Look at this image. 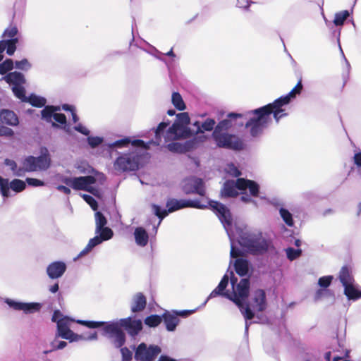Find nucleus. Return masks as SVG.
<instances>
[{
  "instance_id": "nucleus-1",
  "label": "nucleus",
  "mask_w": 361,
  "mask_h": 361,
  "mask_svg": "<svg viewBox=\"0 0 361 361\" xmlns=\"http://www.w3.org/2000/svg\"><path fill=\"white\" fill-rule=\"evenodd\" d=\"M302 89V82L299 81L289 93L281 96L274 102L242 114L229 113L226 118L220 122L226 123V127L232 130H239L240 128L245 126L249 129L252 137H259L271 123V116L276 123H279L281 118L288 116L286 111V106L301 92Z\"/></svg>"
},
{
  "instance_id": "nucleus-2",
  "label": "nucleus",
  "mask_w": 361,
  "mask_h": 361,
  "mask_svg": "<svg viewBox=\"0 0 361 361\" xmlns=\"http://www.w3.org/2000/svg\"><path fill=\"white\" fill-rule=\"evenodd\" d=\"M250 290V281L247 279H242L238 283V279L235 276L233 271L227 270L225 275L221 279L217 287L212 291L204 302V305L207 301L218 295H221L233 301L239 307L242 314L245 319V336H248L249 326L252 322H249L254 317L255 311L262 312L267 307L266 294L262 289L255 290L252 297L249 305H245Z\"/></svg>"
},
{
  "instance_id": "nucleus-3",
  "label": "nucleus",
  "mask_w": 361,
  "mask_h": 361,
  "mask_svg": "<svg viewBox=\"0 0 361 361\" xmlns=\"http://www.w3.org/2000/svg\"><path fill=\"white\" fill-rule=\"evenodd\" d=\"M203 203L202 200L199 199L195 200H185L180 199L177 200L175 198L169 199L166 202V209H162L159 206L153 204L152 205V211L155 216H157L159 220L157 225H154L153 228L157 233V228L159 226L162 219L168 215L169 213L173 212L180 209L191 207V208H197V209H205L207 208L208 206L211 207V209L214 211V212L216 214L219 219L221 222L224 226L227 235L230 239L231 242V252L230 255L231 258H235L241 255L242 252L235 246L234 239L232 235V227H233V219L231 213L229 209L226 207L224 204L216 202V201H210L203 200Z\"/></svg>"
},
{
  "instance_id": "nucleus-4",
  "label": "nucleus",
  "mask_w": 361,
  "mask_h": 361,
  "mask_svg": "<svg viewBox=\"0 0 361 361\" xmlns=\"http://www.w3.org/2000/svg\"><path fill=\"white\" fill-rule=\"evenodd\" d=\"M76 322L90 329L102 327L103 335L107 336L116 348H121L126 342V334L122 328L133 336L142 328L141 320L130 317L109 322L85 320H77Z\"/></svg>"
},
{
  "instance_id": "nucleus-5",
  "label": "nucleus",
  "mask_w": 361,
  "mask_h": 361,
  "mask_svg": "<svg viewBox=\"0 0 361 361\" xmlns=\"http://www.w3.org/2000/svg\"><path fill=\"white\" fill-rule=\"evenodd\" d=\"M130 145L132 148L126 152L116 151L118 157L114 162V169L117 173L137 171L142 159L141 152L137 148L147 149L149 148V144L141 140H131L129 137L107 144L110 149L128 147Z\"/></svg>"
},
{
  "instance_id": "nucleus-6",
  "label": "nucleus",
  "mask_w": 361,
  "mask_h": 361,
  "mask_svg": "<svg viewBox=\"0 0 361 361\" xmlns=\"http://www.w3.org/2000/svg\"><path fill=\"white\" fill-rule=\"evenodd\" d=\"M238 243L247 252L257 255H264L274 247L271 241L265 238L259 231H245L242 232Z\"/></svg>"
},
{
  "instance_id": "nucleus-7",
  "label": "nucleus",
  "mask_w": 361,
  "mask_h": 361,
  "mask_svg": "<svg viewBox=\"0 0 361 361\" xmlns=\"http://www.w3.org/2000/svg\"><path fill=\"white\" fill-rule=\"evenodd\" d=\"M106 224L107 220L106 217L102 212H97L95 213L96 235L89 240L85 247L74 258V261L88 255L96 246L113 237V231L110 228L106 227Z\"/></svg>"
},
{
  "instance_id": "nucleus-8",
  "label": "nucleus",
  "mask_w": 361,
  "mask_h": 361,
  "mask_svg": "<svg viewBox=\"0 0 361 361\" xmlns=\"http://www.w3.org/2000/svg\"><path fill=\"white\" fill-rule=\"evenodd\" d=\"M226 123L219 122L215 126L212 137L216 146L219 148L240 151L244 149L243 140L235 134L229 133Z\"/></svg>"
},
{
  "instance_id": "nucleus-9",
  "label": "nucleus",
  "mask_w": 361,
  "mask_h": 361,
  "mask_svg": "<svg viewBox=\"0 0 361 361\" xmlns=\"http://www.w3.org/2000/svg\"><path fill=\"white\" fill-rule=\"evenodd\" d=\"M190 117L188 113L182 112L176 115V119L173 125L166 131V140H178L189 138L194 136V131L188 126L190 123Z\"/></svg>"
},
{
  "instance_id": "nucleus-10",
  "label": "nucleus",
  "mask_w": 361,
  "mask_h": 361,
  "mask_svg": "<svg viewBox=\"0 0 361 361\" xmlns=\"http://www.w3.org/2000/svg\"><path fill=\"white\" fill-rule=\"evenodd\" d=\"M40 153L38 157L28 156L23 160L22 165L25 173L44 171L50 167L51 158L48 149L42 147Z\"/></svg>"
},
{
  "instance_id": "nucleus-11",
  "label": "nucleus",
  "mask_w": 361,
  "mask_h": 361,
  "mask_svg": "<svg viewBox=\"0 0 361 361\" xmlns=\"http://www.w3.org/2000/svg\"><path fill=\"white\" fill-rule=\"evenodd\" d=\"M60 312L55 311L52 316V321L57 324L56 337L69 340L70 342L78 341L82 338V335L77 334L71 330V326L75 320L67 317L59 319Z\"/></svg>"
},
{
  "instance_id": "nucleus-12",
  "label": "nucleus",
  "mask_w": 361,
  "mask_h": 361,
  "mask_svg": "<svg viewBox=\"0 0 361 361\" xmlns=\"http://www.w3.org/2000/svg\"><path fill=\"white\" fill-rule=\"evenodd\" d=\"M61 181L75 190H85L94 195L99 192L98 190L92 186L96 183V178L92 176L73 178L61 176Z\"/></svg>"
},
{
  "instance_id": "nucleus-13",
  "label": "nucleus",
  "mask_w": 361,
  "mask_h": 361,
  "mask_svg": "<svg viewBox=\"0 0 361 361\" xmlns=\"http://www.w3.org/2000/svg\"><path fill=\"white\" fill-rule=\"evenodd\" d=\"M18 30L16 25H10L4 32L0 41V53L6 50L9 56H12L16 50V44L18 43Z\"/></svg>"
},
{
  "instance_id": "nucleus-14",
  "label": "nucleus",
  "mask_w": 361,
  "mask_h": 361,
  "mask_svg": "<svg viewBox=\"0 0 361 361\" xmlns=\"http://www.w3.org/2000/svg\"><path fill=\"white\" fill-rule=\"evenodd\" d=\"M134 351L136 361H155L161 353V348L157 345L141 343L134 348Z\"/></svg>"
},
{
  "instance_id": "nucleus-15",
  "label": "nucleus",
  "mask_w": 361,
  "mask_h": 361,
  "mask_svg": "<svg viewBox=\"0 0 361 361\" xmlns=\"http://www.w3.org/2000/svg\"><path fill=\"white\" fill-rule=\"evenodd\" d=\"M183 192L188 194H197L202 197L205 195V186L202 179L197 177H190L186 178L183 181ZM205 200L209 202L207 198L202 197L200 200ZM203 203L204 202L202 201Z\"/></svg>"
},
{
  "instance_id": "nucleus-16",
  "label": "nucleus",
  "mask_w": 361,
  "mask_h": 361,
  "mask_svg": "<svg viewBox=\"0 0 361 361\" xmlns=\"http://www.w3.org/2000/svg\"><path fill=\"white\" fill-rule=\"evenodd\" d=\"M192 312H194V311L183 310L173 311L171 312L166 311L162 314V320L164 321L166 330L169 331H174L180 322L178 317H188Z\"/></svg>"
},
{
  "instance_id": "nucleus-17",
  "label": "nucleus",
  "mask_w": 361,
  "mask_h": 361,
  "mask_svg": "<svg viewBox=\"0 0 361 361\" xmlns=\"http://www.w3.org/2000/svg\"><path fill=\"white\" fill-rule=\"evenodd\" d=\"M4 302L15 310H22L25 314L34 313L38 312L41 308V305L37 302H23L15 301L10 298L5 299Z\"/></svg>"
},
{
  "instance_id": "nucleus-18",
  "label": "nucleus",
  "mask_w": 361,
  "mask_h": 361,
  "mask_svg": "<svg viewBox=\"0 0 361 361\" xmlns=\"http://www.w3.org/2000/svg\"><path fill=\"white\" fill-rule=\"evenodd\" d=\"M66 270V264L61 261L51 263L47 267V274L51 279H56L61 277Z\"/></svg>"
},
{
  "instance_id": "nucleus-19",
  "label": "nucleus",
  "mask_w": 361,
  "mask_h": 361,
  "mask_svg": "<svg viewBox=\"0 0 361 361\" xmlns=\"http://www.w3.org/2000/svg\"><path fill=\"white\" fill-rule=\"evenodd\" d=\"M147 299L142 293H137L132 298L130 309L132 312H142L146 307Z\"/></svg>"
},
{
  "instance_id": "nucleus-20",
  "label": "nucleus",
  "mask_w": 361,
  "mask_h": 361,
  "mask_svg": "<svg viewBox=\"0 0 361 361\" xmlns=\"http://www.w3.org/2000/svg\"><path fill=\"white\" fill-rule=\"evenodd\" d=\"M216 121L213 118H207L202 123L199 121H195L192 123V126L195 128L194 131V135L199 133H203L204 131H211L215 126Z\"/></svg>"
},
{
  "instance_id": "nucleus-21",
  "label": "nucleus",
  "mask_w": 361,
  "mask_h": 361,
  "mask_svg": "<svg viewBox=\"0 0 361 361\" xmlns=\"http://www.w3.org/2000/svg\"><path fill=\"white\" fill-rule=\"evenodd\" d=\"M1 121L8 126H16L18 123V118L14 111L8 109H2L0 112Z\"/></svg>"
},
{
  "instance_id": "nucleus-22",
  "label": "nucleus",
  "mask_w": 361,
  "mask_h": 361,
  "mask_svg": "<svg viewBox=\"0 0 361 361\" xmlns=\"http://www.w3.org/2000/svg\"><path fill=\"white\" fill-rule=\"evenodd\" d=\"M3 80L10 85H12V87L24 85L26 82L24 75L17 71L6 74L3 78Z\"/></svg>"
},
{
  "instance_id": "nucleus-23",
  "label": "nucleus",
  "mask_w": 361,
  "mask_h": 361,
  "mask_svg": "<svg viewBox=\"0 0 361 361\" xmlns=\"http://www.w3.org/2000/svg\"><path fill=\"white\" fill-rule=\"evenodd\" d=\"M238 184L237 180H227L221 190V195L225 197H235L238 195Z\"/></svg>"
},
{
  "instance_id": "nucleus-24",
  "label": "nucleus",
  "mask_w": 361,
  "mask_h": 361,
  "mask_svg": "<svg viewBox=\"0 0 361 361\" xmlns=\"http://www.w3.org/2000/svg\"><path fill=\"white\" fill-rule=\"evenodd\" d=\"M238 188L240 190L249 189L252 196H257L259 192V185L254 181L245 180L244 178L238 179Z\"/></svg>"
},
{
  "instance_id": "nucleus-25",
  "label": "nucleus",
  "mask_w": 361,
  "mask_h": 361,
  "mask_svg": "<svg viewBox=\"0 0 361 361\" xmlns=\"http://www.w3.org/2000/svg\"><path fill=\"white\" fill-rule=\"evenodd\" d=\"M338 279L343 286L354 283L355 280L352 274L351 269L348 266H343L341 269Z\"/></svg>"
},
{
  "instance_id": "nucleus-26",
  "label": "nucleus",
  "mask_w": 361,
  "mask_h": 361,
  "mask_svg": "<svg viewBox=\"0 0 361 361\" xmlns=\"http://www.w3.org/2000/svg\"><path fill=\"white\" fill-rule=\"evenodd\" d=\"M344 287V294L349 300H357L361 298V291L354 283L346 285Z\"/></svg>"
},
{
  "instance_id": "nucleus-27",
  "label": "nucleus",
  "mask_w": 361,
  "mask_h": 361,
  "mask_svg": "<svg viewBox=\"0 0 361 361\" xmlns=\"http://www.w3.org/2000/svg\"><path fill=\"white\" fill-rule=\"evenodd\" d=\"M135 240L139 246L145 247L149 240V236L147 231L142 227H137L134 232Z\"/></svg>"
},
{
  "instance_id": "nucleus-28",
  "label": "nucleus",
  "mask_w": 361,
  "mask_h": 361,
  "mask_svg": "<svg viewBox=\"0 0 361 361\" xmlns=\"http://www.w3.org/2000/svg\"><path fill=\"white\" fill-rule=\"evenodd\" d=\"M234 267L236 273L241 276H244L248 273L249 262L245 259L239 258L235 260Z\"/></svg>"
},
{
  "instance_id": "nucleus-29",
  "label": "nucleus",
  "mask_w": 361,
  "mask_h": 361,
  "mask_svg": "<svg viewBox=\"0 0 361 361\" xmlns=\"http://www.w3.org/2000/svg\"><path fill=\"white\" fill-rule=\"evenodd\" d=\"M26 6V0H18L13 6V18L19 19L23 17Z\"/></svg>"
},
{
  "instance_id": "nucleus-30",
  "label": "nucleus",
  "mask_w": 361,
  "mask_h": 361,
  "mask_svg": "<svg viewBox=\"0 0 361 361\" xmlns=\"http://www.w3.org/2000/svg\"><path fill=\"white\" fill-rule=\"evenodd\" d=\"M301 198L304 204H312L318 202L321 197L314 192L307 191L302 193Z\"/></svg>"
},
{
  "instance_id": "nucleus-31",
  "label": "nucleus",
  "mask_w": 361,
  "mask_h": 361,
  "mask_svg": "<svg viewBox=\"0 0 361 361\" xmlns=\"http://www.w3.org/2000/svg\"><path fill=\"white\" fill-rule=\"evenodd\" d=\"M207 137L205 135H200L186 141L183 146L185 147V152L192 150L197 147L198 145L205 141Z\"/></svg>"
},
{
  "instance_id": "nucleus-32",
  "label": "nucleus",
  "mask_w": 361,
  "mask_h": 361,
  "mask_svg": "<svg viewBox=\"0 0 361 361\" xmlns=\"http://www.w3.org/2000/svg\"><path fill=\"white\" fill-rule=\"evenodd\" d=\"M5 165L10 167L13 174L16 176L21 177L25 173L24 166L18 167L16 162L12 159H6L4 161Z\"/></svg>"
},
{
  "instance_id": "nucleus-33",
  "label": "nucleus",
  "mask_w": 361,
  "mask_h": 361,
  "mask_svg": "<svg viewBox=\"0 0 361 361\" xmlns=\"http://www.w3.org/2000/svg\"><path fill=\"white\" fill-rule=\"evenodd\" d=\"M171 102L173 105L179 111H183L186 108L182 96L178 92H173Z\"/></svg>"
},
{
  "instance_id": "nucleus-34",
  "label": "nucleus",
  "mask_w": 361,
  "mask_h": 361,
  "mask_svg": "<svg viewBox=\"0 0 361 361\" xmlns=\"http://www.w3.org/2000/svg\"><path fill=\"white\" fill-rule=\"evenodd\" d=\"M26 188L25 182L20 179H14L11 183L8 182V190L11 188L16 192H20ZM10 193L8 192V196Z\"/></svg>"
},
{
  "instance_id": "nucleus-35",
  "label": "nucleus",
  "mask_w": 361,
  "mask_h": 361,
  "mask_svg": "<svg viewBox=\"0 0 361 361\" xmlns=\"http://www.w3.org/2000/svg\"><path fill=\"white\" fill-rule=\"evenodd\" d=\"M168 126H169V123H165V122H162V123H159V125L158 126L157 129L154 130L155 140L152 141L151 142H152L157 145H159L160 142H161V136L164 135V134L165 133V130Z\"/></svg>"
},
{
  "instance_id": "nucleus-36",
  "label": "nucleus",
  "mask_w": 361,
  "mask_h": 361,
  "mask_svg": "<svg viewBox=\"0 0 361 361\" xmlns=\"http://www.w3.org/2000/svg\"><path fill=\"white\" fill-rule=\"evenodd\" d=\"M57 110H59V107L47 106L42 110V118L47 122H51L53 114Z\"/></svg>"
},
{
  "instance_id": "nucleus-37",
  "label": "nucleus",
  "mask_w": 361,
  "mask_h": 361,
  "mask_svg": "<svg viewBox=\"0 0 361 361\" xmlns=\"http://www.w3.org/2000/svg\"><path fill=\"white\" fill-rule=\"evenodd\" d=\"M26 102H28L34 106L42 107L46 104V99L42 97L32 94L28 97H27Z\"/></svg>"
},
{
  "instance_id": "nucleus-38",
  "label": "nucleus",
  "mask_w": 361,
  "mask_h": 361,
  "mask_svg": "<svg viewBox=\"0 0 361 361\" xmlns=\"http://www.w3.org/2000/svg\"><path fill=\"white\" fill-rule=\"evenodd\" d=\"M350 12L347 10H344L338 12L335 14L334 23L336 26H341L343 25L345 20L349 17Z\"/></svg>"
},
{
  "instance_id": "nucleus-39",
  "label": "nucleus",
  "mask_w": 361,
  "mask_h": 361,
  "mask_svg": "<svg viewBox=\"0 0 361 361\" xmlns=\"http://www.w3.org/2000/svg\"><path fill=\"white\" fill-rule=\"evenodd\" d=\"M279 214L283 221L288 226H293L294 221L293 219L292 214L286 209L281 208L279 209Z\"/></svg>"
},
{
  "instance_id": "nucleus-40",
  "label": "nucleus",
  "mask_w": 361,
  "mask_h": 361,
  "mask_svg": "<svg viewBox=\"0 0 361 361\" xmlns=\"http://www.w3.org/2000/svg\"><path fill=\"white\" fill-rule=\"evenodd\" d=\"M162 321V315L153 314L145 318V324L149 327L157 326Z\"/></svg>"
},
{
  "instance_id": "nucleus-41",
  "label": "nucleus",
  "mask_w": 361,
  "mask_h": 361,
  "mask_svg": "<svg viewBox=\"0 0 361 361\" xmlns=\"http://www.w3.org/2000/svg\"><path fill=\"white\" fill-rule=\"evenodd\" d=\"M12 91L14 95L23 102L27 101L25 96V90L23 85L12 87Z\"/></svg>"
},
{
  "instance_id": "nucleus-42",
  "label": "nucleus",
  "mask_w": 361,
  "mask_h": 361,
  "mask_svg": "<svg viewBox=\"0 0 361 361\" xmlns=\"http://www.w3.org/2000/svg\"><path fill=\"white\" fill-rule=\"evenodd\" d=\"M287 258L290 261H293L298 258L302 255L301 249H294L293 247H288L286 249Z\"/></svg>"
},
{
  "instance_id": "nucleus-43",
  "label": "nucleus",
  "mask_w": 361,
  "mask_h": 361,
  "mask_svg": "<svg viewBox=\"0 0 361 361\" xmlns=\"http://www.w3.org/2000/svg\"><path fill=\"white\" fill-rule=\"evenodd\" d=\"M13 68V61L12 59H6L0 63V74L5 75L8 71Z\"/></svg>"
},
{
  "instance_id": "nucleus-44",
  "label": "nucleus",
  "mask_w": 361,
  "mask_h": 361,
  "mask_svg": "<svg viewBox=\"0 0 361 361\" xmlns=\"http://www.w3.org/2000/svg\"><path fill=\"white\" fill-rule=\"evenodd\" d=\"M167 149L172 152L177 153H184L185 152V147L183 144L179 142H172L169 143L166 146Z\"/></svg>"
},
{
  "instance_id": "nucleus-45",
  "label": "nucleus",
  "mask_w": 361,
  "mask_h": 361,
  "mask_svg": "<svg viewBox=\"0 0 361 361\" xmlns=\"http://www.w3.org/2000/svg\"><path fill=\"white\" fill-rule=\"evenodd\" d=\"M31 66V63L26 59L15 61V68L21 71H27Z\"/></svg>"
},
{
  "instance_id": "nucleus-46",
  "label": "nucleus",
  "mask_w": 361,
  "mask_h": 361,
  "mask_svg": "<svg viewBox=\"0 0 361 361\" xmlns=\"http://www.w3.org/2000/svg\"><path fill=\"white\" fill-rule=\"evenodd\" d=\"M0 192L4 197H8V179L0 176Z\"/></svg>"
},
{
  "instance_id": "nucleus-47",
  "label": "nucleus",
  "mask_w": 361,
  "mask_h": 361,
  "mask_svg": "<svg viewBox=\"0 0 361 361\" xmlns=\"http://www.w3.org/2000/svg\"><path fill=\"white\" fill-rule=\"evenodd\" d=\"M66 345L67 343L66 341H59L56 339H55L51 343V349L49 350H44V354H47L48 353L51 352L53 350L63 349Z\"/></svg>"
},
{
  "instance_id": "nucleus-48",
  "label": "nucleus",
  "mask_w": 361,
  "mask_h": 361,
  "mask_svg": "<svg viewBox=\"0 0 361 361\" xmlns=\"http://www.w3.org/2000/svg\"><path fill=\"white\" fill-rule=\"evenodd\" d=\"M87 143L92 148H96L99 146L104 141L103 137L98 136H89L87 137Z\"/></svg>"
},
{
  "instance_id": "nucleus-49",
  "label": "nucleus",
  "mask_w": 361,
  "mask_h": 361,
  "mask_svg": "<svg viewBox=\"0 0 361 361\" xmlns=\"http://www.w3.org/2000/svg\"><path fill=\"white\" fill-rule=\"evenodd\" d=\"M152 55H153L154 57L158 59L159 60L164 61L166 65L167 66L168 68H170L171 63L169 61H167L163 56L164 55L163 53L159 51L158 49H157L155 47H152V51L150 52Z\"/></svg>"
},
{
  "instance_id": "nucleus-50",
  "label": "nucleus",
  "mask_w": 361,
  "mask_h": 361,
  "mask_svg": "<svg viewBox=\"0 0 361 361\" xmlns=\"http://www.w3.org/2000/svg\"><path fill=\"white\" fill-rule=\"evenodd\" d=\"M332 276H325L319 278L318 281V284L319 286L322 288H327L330 286L332 280H333Z\"/></svg>"
},
{
  "instance_id": "nucleus-51",
  "label": "nucleus",
  "mask_w": 361,
  "mask_h": 361,
  "mask_svg": "<svg viewBox=\"0 0 361 361\" xmlns=\"http://www.w3.org/2000/svg\"><path fill=\"white\" fill-rule=\"evenodd\" d=\"M120 351L122 355V361H131L133 353L128 348H121Z\"/></svg>"
},
{
  "instance_id": "nucleus-52",
  "label": "nucleus",
  "mask_w": 361,
  "mask_h": 361,
  "mask_svg": "<svg viewBox=\"0 0 361 361\" xmlns=\"http://www.w3.org/2000/svg\"><path fill=\"white\" fill-rule=\"evenodd\" d=\"M84 200L90 204V206L92 208V209L96 210L97 208V202L93 198L92 196L86 194H83L81 195Z\"/></svg>"
},
{
  "instance_id": "nucleus-53",
  "label": "nucleus",
  "mask_w": 361,
  "mask_h": 361,
  "mask_svg": "<svg viewBox=\"0 0 361 361\" xmlns=\"http://www.w3.org/2000/svg\"><path fill=\"white\" fill-rule=\"evenodd\" d=\"M25 183H27L28 185L32 187H40L45 185L44 181L33 178H27L25 179Z\"/></svg>"
},
{
  "instance_id": "nucleus-54",
  "label": "nucleus",
  "mask_w": 361,
  "mask_h": 361,
  "mask_svg": "<svg viewBox=\"0 0 361 361\" xmlns=\"http://www.w3.org/2000/svg\"><path fill=\"white\" fill-rule=\"evenodd\" d=\"M74 130L79 132L80 133L84 135H89L90 133V131L84 126L82 123H77L74 127Z\"/></svg>"
},
{
  "instance_id": "nucleus-55",
  "label": "nucleus",
  "mask_w": 361,
  "mask_h": 361,
  "mask_svg": "<svg viewBox=\"0 0 361 361\" xmlns=\"http://www.w3.org/2000/svg\"><path fill=\"white\" fill-rule=\"evenodd\" d=\"M53 118L54 121L61 125L66 123V117L63 114L54 113L53 114Z\"/></svg>"
},
{
  "instance_id": "nucleus-56",
  "label": "nucleus",
  "mask_w": 361,
  "mask_h": 361,
  "mask_svg": "<svg viewBox=\"0 0 361 361\" xmlns=\"http://www.w3.org/2000/svg\"><path fill=\"white\" fill-rule=\"evenodd\" d=\"M228 173L231 175H232L235 177H238L240 176L241 173L240 172V171L238 169V168L233 164H228Z\"/></svg>"
},
{
  "instance_id": "nucleus-57",
  "label": "nucleus",
  "mask_w": 361,
  "mask_h": 361,
  "mask_svg": "<svg viewBox=\"0 0 361 361\" xmlns=\"http://www.w3.org/2000/svg\"><path fill=\"white\" fill-rule=\"evenodd\" d=\"M317 357V355L315 352L313 350H310L302 356L303 361H312L313 360H315Z\"/></svg>"
},
{
  "instance_id": "nucleus-58",
  "label": "nucleus",
  "mask_w": 361,
  "mask_h": 361,
  "mask_svg": "<svg viewBox=\"0 0 361 361\" xmlns=\"http://www.w3.org/2000/svg\"><path fill=\"white\" fill-rule=\"evenodd\" d=\"M353 162L359 170L361 171V151L355 153L353 156Z\"/></svg>"
},
{
  "instance_id": "nucleus-59",
  "label": "nucleus",
  "mask_w": 361,
  "mask_h": 361,
  "mask_svg": "<svg viewBox=\"0 0 361 361\" xmlns=\"http://www.w3.org/2000/svg\"><path fill=\"white\" fill-rule=\"evenodd\" d=\"M14 135V132L12 129L7 127H2L0 129V135H5L7 137H11Z\"/></svg>"
},
{
  "instance_id": "nucleus-60",
  "label": "nucleus",
  "mask_w": 361,
  "mask_h": 361,
  "mask_svg": "<svg viewBox=\"0 0 361 361\" xmlns=\"http://www.w3.org/2000/svg\"><path fill=\"white\" fill-rule=\"evenodd\" d=\"M236 1H237L236 6H238L239 8H243L244 9H247L249 8V6H250V4L253 3L250 0H245V4L242 3L239 0H236Z\"/></svg>"
},
{
  "instance_id": "nucleus-61",
  "label": "nucleus",
  "mask_w": 361,
  "mask_h": 361,
  "mask_svg": "<svg viewBox=\"0 0 361 361\" xmlns=\"http://www.w3.org/2000/svg\"><path fill=\"white\" fill-rule=\"evenodd\" d=\"M329 292V290H325V289H319L316 293H315V295H314V300L315 301H317L319 300L322 297V295Z\"/></svg>"
},
{
  "instance_id": "nucleus-62",
  "label": "nucleus",
  "mask_w": 361,
  "mask_h": 361,
  "mask_svg": "<svg viewBox=\"0 0 361 361\" xmlns=\"http://www.w3.org/2000/svg\"><path fill=\"white\" fill-rule=\"evenodd\" d=\"M98 338L97 332L90 333L87 337H84L82 336V338L81 340H87V341H95Z\"/></svg>"
},
{
  "instance_id": "nucleus-63",
  "label": "nucleus",
  "mask_w": 361,
  "mask_h": 361,
  "mask_svg": "<svg viewBox=\"0 0 361 361\" xmlns=\"http://www.w3.org/2000/svg\"><path fill=\"white\" fill-rule=\"evenodd\" d=\"M56 189L59 191L62 192L66 195H69L71 193V190L69 189V188L64 186V185H58L56 187Z\"/></svg>"
},
{
  "instance_id": "nucleus-64",
  "label": "nucleus",
  "mask_w": 361,
  "mask_h": 361,
  "mask_svg": "<svg viewBox=\"0 0 361 361\" xmlns=\"http://www.w3.org/2000/svg\"><path fill=\"white\" fill-rule=\"evenodd\" d=\"M158 361H177V360H176L167 355H161L159 357Z\"/></svg>"
}]
</instances>
